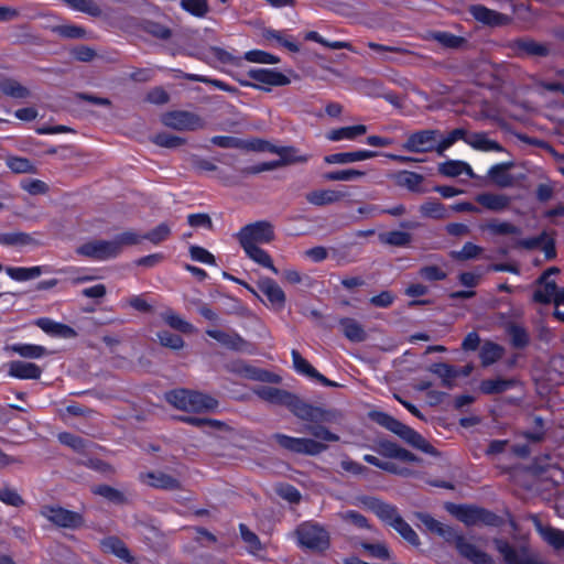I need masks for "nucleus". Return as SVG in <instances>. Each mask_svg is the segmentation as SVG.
Masks as SVG:
<instances>
[{"label": "nucleus", "mask_w": 564, "mask_h": 564, "mask_svg": "<svg viewBox=\"0 0 564 564\" xmlns=\"http://www.w3.org/2000/svg\"><path fill=\"white\" fill-rule=\"evenodd\" d=\"M467 144L473 149L484 152H502L505 148L495 140L488 138L486 132H471L467 135Z\"/></svg>", "instance_id": "27"}, {"label": "nucleus", "mask_w": 564, "mask_h": 564, "mask_svg": "<svg viewBox=\"0 0 564 564\" xmlns=\"http://www.w3.org/2000/svg\"><path fill=\"white\" fill-rule=\"evenodd\" d=\"M242 541L246 543L249 553L258 555L263 551V544L259 540L258 535L253 533L246 524L239 525Z\"/></svg>", "instance_id": "52"}, {"label": "nucleus", "mask_w": 564, "mask_h": 564, "mask_svg": "<svg viewBox=\"0 0 564 564\" xmlns=\"http://www.w3.org/2000/svg\"><path fill=\"white\" fill-rule=\"evenodd\" d=\"M45 267L36 265L31 268L23 267H7V274L15 280V281H28L35 278H39L43 272H45Z\"/></svg>", "instance_id": "41"}, {"label": "nucleus", "mask_w": 564, "mask_h": 564, "mask_svg": "<svg viewBox=\"0 0 564 564\" xmlns=\"http://www.w3.org/2000/svg\"><path fill=\"white\" fill-rule=\"evenodd\" d=\"M423 181V175L411 171H401L397 175L398 185L405 187L413 193L422 194L426 192V188L422 186Z\"/></svg>", "instance_id": "35"}, {"label": "nucleus", "mask_w": 564, "mask_h": 564, "mask_svg": "<svg viewBox=\"0 0 564 564\" xmlns=\"http://www.w3.org/2000/svg\"><path fill=\"white\" fill-rule=\"evenodd\" d=\"M370 465L375 466L388 474L409 477L413 475L411 463L414 460H367Z\"/></svg>", "instance_id": "21"}, {"label": "nucleus", "mask_w": 564, "mask_h": 564, "mask_svg": "<svg viewBox=\"0 0 564 564\" xmlns=\"http://www.w3.org/2000/svg\"><path fill=\"white\" fill-rule=\"evenodd\" d=\"M518 381L513 378L505 379L501 377L482 380L479 384L481 393L487 395L500 394L513 388Z\"/></svg>", "instance_id": "28"}, {"label": "nucleus", "mask_w": 564, "mask_h": 564, "mask_svg": "<svg viewBox=\"0 0 564 564\" xmlns=\"http://www.w3.org/2000/svg\"><path fill=\"white\" fill-rule=\"evenodd\" d=\"M345 197V194L334 189H318L312 191L306 194V200L315 206L329 205L339 202Z\"/></svg>", "instance_id": "32"}, {"label": "nucleus", "mask_w": 564, "mask_h": 564, "mask_svg": "<svg viewBox=\"0 0 564 564\" xmlns=\"http://www.w3.org/2000/svg\"><path fill=\"white\" fill-rule=\"evenodd\" d=\"M141 482L163 489H173L177 487V480L162 471H148L139 475Z\"/></svg>", "instance_id": "29"}, {"label": "nucleus", "mask_w": 564, "mask_h": 564, "mask_svg": "<svg viewBox=\"0 0 564 564\" xmlns=\"http://www.w3.org/2000/svg\"><path fill=\"white\" fill-rule=\"evenodd\" d=\"M419 212L422 217L432 219H445L448 217L447 209L444 204L435 198H430L420 205Z\"/></svg>", "instance_id": "37"}, {"label": "nucleus", "mask_w": 564, "mask_h": 564, "mask_svg": "<svg viewBox=\"0 0 564 564\" xmlns=\"http://www.w3.org/2000/svg\"><path fill=\"white\" fill-rule=\"evenodd\" d=\"M159 343L172 350H180L184 347L185 343L180 335L172 334L169 330H161L156 334Z\"/></svg>", "instance_id": "63"}, {"label": "nucleus", "mask_w": 564, "mask_h": 564, "mask_svg": "<svg viewBox=\"0 0 564 564\" xmlns=\"http://www.w3.org/2000/svg\"><path fill=\"white\" fill-rule=\"evenodd\" d=\"M35 325L48 335L62 337V338H74L77 333L74 328L66 324L55 322L47 317H41L35 321Z\"/></svg>", "instance_id": "22"}, {"label": "nucleus", "mask_w": 564, "mask_h": 564, "mask_svg": "<svg viewBox=\"0 0 564 564\" xmlns=\"http://www.w3.org/2000/svg\"><path fill=\"white\" fill-rule=\"evenodd\" d=\"M510 48L518 57H546L551 54V45L540 43L531 37H519L510 42Z\"/></svg>", "instance_id": "11"}, {"label": "nucleus", "mask_w": 564, "mask_h": 564, "mask_svg": "<svg viewBox=\"0 0 564 564\" xmlns=\"http://www.w3.org/2000/svg\"><path fill=\"white\" fill-rule=\"evenodd\" d=\"M181 7L196 18H204L209 12L207 0H181Z\"/></svg>", "instance_id": "58"}, {"label": "nucleus", "mask_w": 564, "mask_h": 564, "mask_svg": "<svg viewBox=\"0 0 564 564\" xmlns=\"http://www.w3.org/2000/svg\"><path fill=\"white\" fill-rule=\"evenodd\" d=\"M401 438L404 440L412 447L420 449L425 454L432 456H437L440 454L432 444H430L421 434L415 432L410 426L406 427Z\"/></svg>", "instance_id": "33"}, {"label": "nucleus", "mask_w": 564, "mask_h": 564, "mask_svg": "<svg viewBox=\"0 0 564 564\" xmlns=\"http://www.w3.org/2000/svg\"><path fill=\"white\" fill-rule=\"evenodd\" d=\"M378 238L382 245H388L392 247H406L412 241L411 234L400 230L381 232L379 234Z\"/></svg>", "instance_id": "42"}, {"label": "nucleus", "mask_w": 564, "mask_h": 564, "mask_svg": "<svg viewBox=\"0 0 564 564\" xmlns=\"http://www.w3.org/2000/svg\"><path fill=\"white\" fill-rule=\"evenodd\" d=\"M468 132L463 128H457L452 130L447 137L438 140L437 139V154L440 156L444 155V152L451 148L456 141L463 140L467 143Z\"/></svg>", "instance_id": "49"}, {"label": "nucleus", "mask_w": 564, "mask_h": 564, "mask_svg": "<svg viewBox=\"0 0 564 564\" xmlns=\"http://www.w3.org/2000/svg\"><path fill=\"white\" fill-rule=\"evenodd\" d=\"M476 202L491 212H501L509 207L510 198L503 194L482 193L476 196Z\"/></svg>", "instance_id": "31"}, {"label": "nucleus", "mask_w": 564, "mask_h": 564, "mask_svg": "<svg viewBox=\"0 0 564 564\" xmlns=\"http://www.w3.org/2000/svg\"><path fill=\"white\" fill-rule=\"evenodd\" d=\"M101 545H102V549L105 552L115 554L116 556H118L124 561H128V562L130 561V555H129L128 549L126 547L123 542H121L117 538H113V536L107 538V539L102 540Z\"/></svg>", "instance_id": "53"}, {"label": "nucleus", "mask_w": 564, "mask_h": 564, "mask_svg": "<svg viewBox=\"0 0 564 564\" xmlns=\"http://www.w3.org/2000/svg\"><path fill=\"white\" fill-rule=\"evenodd\" d=\"M482 230H488L492 235L506 236V235H521V229L508 221L491 220L486 225L481 226Z\"/></svg>", "instance_id": "46"}, {"label": "nucleus", "mask_w": 564, "mask_h": 564, "mask_svg": "<svg viewBox=\"0 0 564 564\" xmlns=\"http://www.w3.org/2000/svg\"><path fill=\"white\" fill-rule=\"evenodd\" d=\"M0 245L8 247L41 246L32 235L22 231L0 234Z\"/></svg>", "instance_id": "30"}, {"label": "nucleus", "mask_w": 564, "mask_h": 564, "mask_svg": "<svg viewBox=\"0 0 564 564\" xmlns=\"http://www.w3.org/2000/svg\"><path fill=\"white\" fill-rule=\"evenodd\" d=\"M141 30L159 40H169L172 36V30L169 26L153 20H143Z\"/></svg>", "instance_id": "45"}, {"label": "nucleus", "mask_w": 564, "mask_h": 564, "mask_svg": "<svg viewBox=\"0 0 564 564\" xmlns=\"http://www.w3.org/2000/svg\"><path fill=\"white\" fill-rule=\"evenodd\" d=\"M8 373L18 379H40L42 369L33 362L13 360L8 364Z\"/></svg>", "instance_id": "19"}, {"label": "nucleus", "mask_w": 564, "mask_h": 564, "mask_svg": "<svg viewBox=\"0 0 564 564\" xmlns=\"http://www.w3.org/2000/svg\"><path fill=\"white\" fill-rule=\"evenodd\" d=\"M543 288L538 289L533 293V301L541 304H549L552 302L553 296L557 290V285L554 281L545 280L542 282Z\"/></svg>", "instance_id": "59"}, {"label": "nucleus", "mask_w": 564, "mask_h": 564, "mask_svg": "<svg viewBox=\"0 0 564 564\" xmlns=\"http://www.w3.org/2000/svg\"><path fill=\"white\" fill-rule=\"evenodd\" d=\"M513 167V161L495 164L489 169L487 177L492 184L500 188L512 187L514 185V177L509 173V171Z\"/></svg>", "instance_id": "16"}, {"label": "nucleus", "mask_w": 564, "mask_h": 564, "mask_svg": "<svg viewBox=\"0 0 564 564\" xmlns=\"http://www.w3.org/2000/svg\"><path fill=\"white\" fill-rule=\"evenodd\" d=\"M95 495L104 497L109 502L122 505L127 501L124 495L116 488L107 485H99L93 488Z\"/></svg>", "instance_id": "55"}, {"label": "nucleus", "mask_w": 564, "mask_h": 564, "mask_svg": "<svg viewBox=\"0 0 564 564\" xmlns=\"http://www.w3.org/2000/svg\"><path fill=\"white\" fill-rule=\"evenodd\" d=\"M344 336L352 343H362L367 339V332L355 318L343 317L338 321Z\"/></svg>", "instance_id": "24"}, {"label": "nucleus", "mask_w": 564, "mask_h": 564, "mask_svg": "<svg viewBox=\"0 0 564 564\" xmlns=\"http://www.w3.org/2000/svg\"><path fill=\"white\" fill-rule=\"evenodd\" d=\"M237 239L250 259L268 268L274 274H279L270 254L259 247V245L270 243L274 239L273 226L269 221L260 220L243 226L237 234Z\"/></svg>", "instance_id": "2"}, {"label": "nucleus", "mask_w": 564, "mask_h": 564, "mask_svg": "<svg viewBox=\"0 0 564 564\" xmlns=\"http://www.w3.org/2000/svg\"><path fill=\"white\" fill-rule=\"evenodd\" d=\"M41 516L57 527L76 529L79 528L84 519L80 513L64 509L58 506H44L41 509Z\"/></svg>", "instance_id": "9"}, {"label": "nucleus", "mask_w": 564, "mask_h": 564, "mask_svg": "<svg viewBox=\"0 0 564 564\" xmlns=\"http://www.w3.org/2000/svg\"><path fill=\"white\" fill-rule=\"evenodd\" d=\"M249 77L271 86H285L290 84V79L282 73L267 68H254L248 73Z\"/></svg>", "instance_id": "23"}, {"label": "nucleus", "mask_w": 564, "mask_h": 564, "mask_svg": "<svg viewBox=\"0 0 564 564\" xmlns=\"http://www.w3.org/2000/svg\"><path fill=\"white\" fill-rule=\"evenodd\" d=\"M206 335L230 350L240 351L247 346V341L236 332L207 329Z\"/></svg>", "instance_id": "18"}, {"label": "nucleus", "mask_w": 564, "mask_h": 564, "mask_svg": "<svg viewBox=\"0 0 564 564\" xmlns=\"http://www.w3.org/2000/svg\"><path fill=\"white\" fill-rule=\"evenodd\" d=\"M534 523L536 531L550 545L556 550H564V531L543 527L536 519H534Z\"/></svg>", "instance_id": "36"}, {"label": "nucleus", "mask_w": 564, "mask_h": 564, "mask_svg": "<svg viewBox=\"0 0 564 564\" xmlns=\"http://www.w3.org/2000/svg\"><path fill=\"white\" fill-rule=\"evenodd\" d=\"M273 438L282 448L299 454L318 455L326 448L323 443L310 438H297L280 433L274 434Z\"/></svg>", "instance_id": "7"}, {"label": "nucleus", "mask_w": 564, "mask_h": 564, "mask_svg": "<svg viewBox=\"0 0 564 564\" xmlns=\"http://www.w3.org/2000/svg\"><path fill=\"white\" fill-rule=\"evenodd\" d=\"M77 254L90 258L97 261H105L118 257L117 246L111 240L88 241L76 249Z\"/></svg>", "instance_id": "10"}, {"label": "nucleus", "mask_w": 564, "mask_h": 564, "mask_svg": "<svg viewBox=\"0 0 564 564\" xmlns=\"http://www.w3.org/2000/svg\"><path fill=\"white\" fill-rule=\"evenodd\" d=\"M446 509L451 514L456 517L466 525H498L500 523V519L498 516L482 508L448 503L446 506Z\"/></svg>", "instance_id": "5"}, {"label": "nucleus", "mask_w": 564, "mask_h": 564, "mask_svg": "<svg viewBox=\"0 0 564 564\" xmlns=\"http://www.w3.org/2000/svg\"><path fill=\"white\" fill-rule=\"evenodd\" d=\"M391 527L411 545L417 546L420 544L417 534L401 516L394 521V523H392Z\"/></svg>", "instance_id": "56"}, {"label": "nucleus", "mask_w": 564, "mask_h": 564, "mask_svg": "<svg viewBox=\"0 0 564 564\" xmlns=\"http://www.w3.org/2000/svg\"><path fill=\"white\" fill-rule=\"evenodd\" d=\"M367 126L357 124L334 129L327 133V138L332 141H340L343 139L354 140L367 132Z\"/></svg>", "instance_id": "40"}, {"label": "nucleus", "mask_w": 564, "mask_h": 564, "mask_svg": "<svg viewBox=\"0 0 564 564\" xmlns=\"http://www.w3.org/2000/svg\"><path fill=\"white\" fill-rule=\"evenodd\" d=\"M165 399L177 410L186 412H209L218 406V401L215 398L189 389L169 391Z\"/></svg>", "instance_id": "3"}, {"label": "nucleus", "mask_w": 564, "mask_h": 564, "mask_svg": "<svg viewBox=\"0 0 564 564\" xmlns=\"http://www.w3.org/2000/svg\"><path fill=\"white\" fill-rule=\"evenodd\" d=\"M164 126L180 131H194L205 126L204 120L196 113L185 110H175L165 113L162 118Z\"/></svg>", "instance_id": "8"}, {"label": "nucleus", "mask_w": 564, "mask_h": 564, "mask_svg": "<svg viewBox=\"0 0 564 564\" xmlns=\"http://www.w3.org/2000/svg\"><path fill=\"white\" fill-rule=\"evenodd\" d=\"M11 350L19 354L23 358L37 359L47 354L45 347L32 344H14Z\"/></svg>", "instance_id": "51"}, {"label": "nucleus", "mask_w": 564, "mask_h": 564, "mask_svg": "<svg viewBox=\"0 0 564 564\" xmlns=\"http://www.w3.org/2000/svg\"><path fill=\"white\" fill-rule=\"evenodd\" d=\"M261 400L286 408L295 417L307 422H338L341 413L335 409L315 406L284 389L261 386L253 390Z\"/></svg>", "instance_id": "1"}, {"label": "nucleus", "mask_w": 564, "mask_h": 564, "mask_svg": "<svg viewBox=\"0 0 564 564\" xmlns=\"http://www.w3.org/2000/svg\"><path fill=\"white\" fill-rule=\"evenodd\" d=\"M210 142L223 149H243L248 147V141L230 135H215Z\"/></svg>", "instance_id": "64"}, {"label": "nucleus", "mask_w": 564, "mask_h": 564, "mask_svg": "<svg viewBox=\"0 0 564 564\" xmlns=\"http://www.w3.org/2000/svg\"><path fill=\"white\" fill-rule=\"evenodd\" d=\"M295 536L299 545L307 550L323 552L329 546L328 532L315 522L301 523L295 530Z\"/></svg>", "instance_id": "4"}, {"label": "nucleus", "mask_w": 564, "mask_h": 564, "mask_svg": "<svg viewBox=\"0 0 564 564\" xmlns=\"http://www.w3.org/2000/svg\"><path fill=\"white\" fill-rule=\"evenodd\" d=\"M364 505L371 510L379 519L383 522L392 525L394 521L400 517L394 506L386 503L376 498L364 499Z\"/></svg>", "instance_id": "17"}, {"label": "nucleus", "mask_w": 564, "mask_h": 564, "mask_svg": "<svg viewBox=\"0 0 564 564\" xmlns=\"http://www.w3.org/2000/svg\"><path fill=\"white\" fill-rule=\"evenodd\" d=\"M416 518L430 532L435 533L446 540L454 536V531L451 527L443 524L429 513L419 512L416 513Z\"/></svg>", "instance_id": "34"}, {"label": "nucleus", "mask_w": 564, "mask_h": 564, "mask_svg": "<svg viewBox=\"0 0 564 564\" xmlns=\"http://www.w3.org/2000/svg\"><path fill=\"white\" fill-rule=\"evenodd\" d=\"M365 175H366V173L364 171H359V170H355V169H347V170L327 172L324 174V178L326 181H332V182H334V181L349 182V181H354L359 177H362Z\"/></svg>", "instance_id": "62"}, {"label": "nucleus", "mask_w": 564, "mask_h": 564, "mask_svg": "<svg viewBox=\"0 0 564 564\" xmlns=\"http://www.w3.org/2000/svg\"><path fill=\"white\" fill-rule=\"evenodd\" d=\"M76 11L86 13L94 18L102 15V9L94 0H64Z\"/></svg>", "instance_id": "50"}, {"label": "nucleus", "mask_w": 564, "mask_h": 564, "mask_svg": "<svg viewBox=\"0 0 564 564\" xmlns=\"http://www.w3.org/2000/svg\"><path fill=\"white\" fill-rule=\"evenodd\" d=\"M481 252H482L481 247H479L473 242H466L463 246L462 250L451 251V257L457 261H466V260L478 258Z\"/></svg>", "instance_id": "61"}, {"label": "nucleus", "mask_w": 564, "mask_h": 564, "mask_svg": "<svg viewBox=\"0 0 564 564\" xmlns=\"http://www.w3.org/2000/svg\"><path fill=\"white\" fill-rule=\"evenodd\" d=\"M313 425H307L304 430L305 433L311 434L315 438L325 441V442H337L339 436L328 429L322 425L323 422H313Z\"/></svg>", "instance_id": "60"}, {"label": "nucleus", "mask_w": 564, "mask_h": 564, "mask_svg": "<svg viewBox=\"0 0 564 564\" xmlns=\"http://www.w3.org/2000/svg\"><path fill=\"white\" fill-rule=\"evenodd\" d=\"M455 543L458 553L473 564H494V558L488 553L479 550L465 538L457 536Z\"/></svg>", "instance_id": "15"}, {"label": "nucleus", "mask_w": 564, "mask_h": 564, "mask_svg": "<svg viewBox=\"0 0 564 564\" xmlns=\"http://www.w3.org/2000/svg\"><path fill=\"white\" fill-rule=\"evenodd\" d=\"M430 371L442 378L443 386L447 389L453 388L452 380L459 377L458 369L445 362H436L430 367Z\"/></svg>", "instance_id": "43"}, {"label": "nucleus", "mask_w": 564, "mask_h": 564, "mask_svg": "<svg viewBox=\"0 0 564 564\" xmlns=\"http://www.w3.org/2000/svg\"><path fill=\"white\" fill-rule=\"evenodd\" d=\"M379 454L387 458H415L410 452L401 448L398 444L390 441L379 443Z\"/></svg>", "instance_id": "47"}, {"label": "nucleus", "mask_w": 564, "mask_h": 564, "mask_svg": "<svg viewBox=\"0 0 564 564\" xmlns=\"http://www.w3.org/2000/svg\"><path fill=\"white\" fill-rule=\"evenodd\" d=\"M431 39L436 41L438 44L446 48L454 50L462 47L466 43V40L464 37L457 36L453 33L445 31L433 32L431 34Z\"/></svg>", "instance_id": "48"}, {"label": "nucleus", "mask_w": 564, "mask_h": 564, "mask_svg": "<svg viewBox=\"0 0 564 564\" xmlns=\"http://www.w3.org/2000/svg\"><path fill=\"white\" fill-rule=\"evenodd\" d=\"M442 135L440 130L426 129L411 133L403 148L412 153H437V139Z\"/></svg>", "instance_id": "6"}, {"label": "nucleus", "mask_w": 564, "mask_h": 564, "mask_svg": "<svg viewBox=\"0 0 564 564\" xmlns=\"http://www.w3.org/2000/svg\"><path fill=\"white\" fill-rule=\"evenodd\" d=\"M468 12L477 22L490 28L505 26L512 22V17L489 9L484 4H473Z\"/></svg>", "instance_id": "12"}, {"label": "nucleus", "mask_w": 564, "mask_h": 564, "mask_svg": "<svg viewBox=\"0 0 564 564\" xmlns=\"http://www.w3.org/2000/svg\"><path fill=\"white\" fill-rule=\"evenodd\" d=\"M503 354V348L499 346L498 344H495L492 341H486L479 354V358L481 360V365L484 367H488L496 361H498Z\"/></svg>", "instance_id": "44"}, {"label": "nucleus", "mask_w": 564, "mask_h": 564, "mask_svg": "<svg viewBox=\"0 0 564 564\" xmlns=\"http://www.w3.org/2000/svg\"><path fill=\"white\" fill-rule=\"evenodd\" d=\"M369 417L378 425L387 429L388 431L397 434L400 437H402L408 427V425L403 424L402 422H400L399 420L394 419L393 416L386 412L371 411L369 413Z\"/></svg>", "instance_id": "26"}, {"label": "nucleus", "mask_w": 564, "mask_h": 564, "mask_svg": "<svg viewBox=\"0 0 564 564\" xmlns=\"http://www.w3.org/2000/svg\"><path fill=\"white\" fill-rule=\"evenodd\" d=\"M142 240L143 235H139L135 231H124L113 237L118 256L122 252L124 247L139 245Z\"/></svg>", "instance_id": "57"}, {"label": "nucleus", "mask_w": 564, "mask_h": 564, "mask_svg": "<svg viewBox=\"0 0 564 564\" xmlns=\"http://www.w3.org/2000/svg\"><path fill=\"white\" fill-rule=\"evenodd\" d=\"M258 289L267 297V305H270L278 312L284 308L286 302L285 293L273 279L261 278L258 281Z\"/></svg>", "instance_id": "13"}, {"label": "nucleus", "mask_w": 564, "mask_h": 564, "mask_svg": "<svg viewBox=\"0 0 564 564\" xmlns=\"http://www.w3.org/2000/svg\"><path fill=\"white\" fill-rule=\"evenodd\" d=\"M341 471L348 476L358 477L361 479L373 481L377 479L378 471L370 468V466L360 464L357 460H341Z\"/></svg>", "instance_id": "25"}, {"label": "nucleus", "mask_w": 564, "mask_h": 564, "mask_svg": "<svg viewBox=\"0 0 564 564\" xmlns=\"http://www.w3.org/2000/svg\"><path fill=\"white\" fill-rule=\"evenodd\" d=\"M507 330L514 348H524L529 345L530 338L524 327L517 324H510Z\"/></svg>", "instance_id": "54"}, {"label": "nucleus", "mask_w": 564, "mask_h": 564, "mask_svg": "<svg viewBox=\"0 0 564 564\" xmlns=\"http://www.w3.org/2000/svg\"><path fill=\"white\" fill-rule=\"evenodd\" d=\"M291 355L293 360V367L299 373L306 376L311 379H314L325 387L339 386L337 382L332 381L322 373H319L306 359L302 357V355L296 349H293Z\"/></svg>", "instance_id": "14"}, {"label": "nucleus", "mask_w": 564, "mask_h": 564, "mask_svg": "<svg viewBox=\"0 0 564 564\" xmlns=\"http://www.w3.org/2000/svg\"><path fill=\"white\" fill-rule=\"evenodd\" d=\"M162 319L166 325L171 328L181 332L183 334H193L196 332L194 325L189 322L182 318L178 314H176L173 310H166L161 314Z\"/></svg>", "instance_id": "38"}, {"label": "nucleus", "mask_w": 564, "mask_h": 564, "mask_svg": "<svg viewBox=\"0 0 564 564\" xmlns=\"http://www.w3.org/2000/svg\"><path fill=\"white\" fill-rule=\"evenodd\" d=\"M58 441L67 446L73 448L76 453L82 455H96L94 448L97 447L95 443L89 440H85L78 435L64 432L58 434Z\"/></svg>", "instance_id": "20"}, {"label": "nucleus", "mask_w": 564, "mask_h": 564, "mask_svg": "<svg viewBox=\"0 0 564 564\" xmlns=\"http://www.w3.org/2000/svg\"><path fill=\"white\" fill-rule=\"evenodd\" d=\"M0 91L15 99H25L31 96V91L13 78H3L0 80Z\"/></svg>", "instance_id": "39"}]
</instances>
